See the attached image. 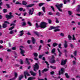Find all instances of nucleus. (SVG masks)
Returning <instances> with one entry per match:
<instances>
[{"label":"nucleus","mask_w":80,"mask_h":80,"mask_svg":"<svg viewBox=\"0 0 80 80\" xmlns=\"http://www.w3.org/2000/svg\"><path fill=\"white\" fill-rule=\"evenodd\" d=\"M47 24H48L46 22L44 21H42L41 22L39 25H38V24L37 23H36V25L37 28H38L39 27L40 28H45L47 27Z\"/></svg>","instance_id":"nucleus-1"},{"label":"nucleus","mask_w":80,"mask_h":80,"mask_svg":"<svg viewBox=\"0 0 80 80\" xmlns=\"http://www.w3.org/2000/svg\"><path fill=\"white\" fill-rule=\"evenodd\" d=\"M22 4L23 5H25V7L26 8H29V7H32L33 6L35 5V4H30L28 5H27V2L25 1H22Z\"/></svg>","instance_id":"nucleus-2"},{"label":"nucleus","mask_w":80,"mask_h":80,"mask_svg":"<svg viewBox=\"0 0 80 80\" xmlns=\"http://www.w3.org/2000/svg\"><path fill=\"white\" fill-rule=\"evenodd\" d=\"M49 62L50 63L52 64L55 63L56 62V61H55V57L53 55L52 56V57L50 60Z\"/></svg>","instance_id":"nucleus-3"},{"label":"nucleus","mask_w":80,"mask_h":80,"mask_svg":"<svg viewBox=\"0 0 80 80\" xmlns=\"http://www.w3.org/2000/svg\"><path fill=\"white\" fill-rule=\"evenodd\" d=\"M39 68V66L37 63H36L33 66V70L36 72V69L38 70Z\"/></svg>","instance_id":"nucleus-4"},{"label":"nucleus","mask_w":80,"mask_h":80,"mask_svg":"<svg viewBox=\"0 0 80 80\" xmlns=\"http://www.w3.org/2000/svg\"><path fill=\"white\" fill-rule=\"evenodd\" d=\"M65 72V69L64 68H61V70L59 71H58V75H63V74Z\"/></svg>","instance_id":"nucleus-5"},{"label":"nucleus","mask_w":80,"mask_h":80,"mask_svg":"<svg viewBox=\"0 0 80 80\" xmlns=\"http://www.w3.org/2000/svg\"><path fill=\"white\" fill-rule=\"evenodd\" d=\"M24 74L25 79H27V76L28 77L30 76V74L28 73V72L27 71H25L24 72Z\"/></svg>","instance_id":"nucleus-6"},{"label":"nucleus","mask_w":80,"mask_h":80,"mask_svg":"<svg viewBox=\"0 0 80 80\" xmlns=\"http://www.w3.org/2000/svg\"><path fill=\"white\" fill-rule=\"evenodd\" d=\"M20 53L21 55H22V56L23 57H25V55L24 54L25 53V50H22V48H20Z\"/></svg>","instance_id":"nucleus-7"},{"label":"nucleus","mask_w":80,"mask_h":80,"mask_svg":"<svg viewBox=\"0 0 80 80\" xmlns=\"http://www.w3.org/2000/svg\"><path fill=\"white\" fill-rule=\"evenodd\" d=\"M67 59H65L64 60H63L61 61V65H66V63H67Z\"/></svg>","instance_id":"nucleus-8"},{"label":"nucleus","mask_w":80,"mask_h":80,"mask_svg":"<svg viewBox=\"0 0 80 80\" xmlns=\"http://www.w3.org/2000/svg\"><path fill=\"white\" fill-rule=\"evenodd\" d=\"M60 28V27L59 26H57L56 27H54L53 26H51L50 27V28L49 29V30H52L53 29H55V28Z\"/></svg>","instance_id":"nucleus-9"},{"label":"nucleus","mask_w":80,"mask_h":80,"mask_svg":"<svg viewBox=\"0 0 80 80\" xmlns=\"http://www.w3.org/2000/svg\"><path fill=\"white\" fill-rule=\"evenodd\" d=\"M32 42L33 45L35 44V42H36V39H35V38L33 37H32Z\"/></svg>","instance_id":"nucleus-10"},{"label":"nucleus","mask_w":80,"mask_h":80,"mask_svg":"<svg viewBox=\"0 0 80 80\" xmlns=\"http://www.w3.org/2000/svg\"><path fill=\"white\" fill-rule=\"evenodd\" d=\"M25 63H26V64H27V65H30V62L28 61V59L27 58H26Z\"/></svg>","instance_id":"nucleus-11"},{"label":"nucleus","mask_w":80,"mask_h":80,"mask_svg":"<svg viewBox=\"0 0 80 80\" xmlns=\"http://www.w3.org/2000/svg\"><path fill=\"white\" fill-rule=\"evenodd\" d=\"M56 7L57 8H62L63 7V4L61 3L58 5H56Z\"/></svg>","instance_id":"nucleus-12"},{"label":"nucleus","mask_w":80,"mask_h":80,"mask_svg":"<svg viewBox=\"0 0 80 80\" xmlns=\"http://www.w3.org/2000/svg\"><path fill=\"white\" fill-rule=\"evenodd\" d=\"M30 73H31V75H32V76H34V77H35V76L37 74L36 73L33 72L32 70L30 71Z\"/></svg>","instance_id":"nucleus-13"},{"label":"nucleus","mask_w":80,"mask_h":80,"mask_svg":"<svg viewBox=\"0 0 80 80\" xmlns=\"http://www.w3.org/2000/svg\"><path fill=\"white\" fill-rule=\"evenodd\" d=\"M65 43L64 45V48H67L68 47V44H67V42L66 40L64 41Z\"/></svg>","instance_id":"nucleus-14"},{"label":"nucleus","mask_w":80,"mask_h":80,"mask_svg":"<svg viewBox=\"0 0 80 80\" xmlns=\"http://www.w3.org/2000/svg\"><path fill=\"white\" fill-rule=\"evenodd\" d=\"M57 50H58V52H59V54H58V56L61 57L62 55V53L61 52V51H60V49L59 48H57Z\"/></svg>","instance_id":"nucleus-15"},{"label":"nucleus","mask_w":80,"mask_h":80,"mask_svg":"<svg viewBox=\"0 0 80 80\" xmlns=\"http://www.w3.org/2000/svg\"><path fill=\"white\" fill-rule=\"evenodd\" d=\"M6 18L7 19H11V16L9 15H6Z\"/></svg>","instance_id":"nucleus-16"},{"label":"nucleus","mask_w":80,"mask_h":80,"mask_svg":"<svg viewBox=\"0 0 80 80\" xmlns=\"http://www.w3.org/2000/svg\"><path fill=\"white\" fill-rule=\"evenodd\" d=\"M23 32L24 31L23 30L20 31V33H21L20 34V37H22V36L23 35V34H24V32Z\"/></svg>","instance_id":"nucleus-17"},{"label":"nucleus","mask_w":80,"mask_h":80,"mask_svg":"<svg viewBox=\"0 0 80 80\" xmlns=\"http://www.w3.org/2000/svg\"><path fill=\"white\" fill-rule=\"evenodd\" d=\"M7 24L5 23H3L2 24V28H7Z\"/></svg>","instance_id":"nucleus-18"},{"label":"nucleus","mask_w":80,"mask_h":80,"mask_svg":"<svg viewBox=\"0 0 80 80\" xmlns=\"http://www.w3.org/2000/svg\"><path fill=\"white\" fill-rule=\"evenodd\" d=\"M23 78V76L22 75H21L18 78V80H21Z\"/></svg>","instance_id":"nucleus-19"},{"label":"nucleus","mask_w":80,"mask_h":80,"mask_svg":"<svg viewBox=\"0 0 80 80\" xmlns=\"http://www.w3.org/2000/svg\"><path fill=\"white\" fill-rule=\"evenodd\" d=\"M48 69L45 68L42 71V73H44V72H48Z\"/></svg>","instance_id":"nucleus-20"},{"label":"nucleus","mask_w":80,"mask_h":80,"mask_svg":"<svg viewBox=\"0 0 80 80\" xmlns=\"http://www.w3.org/2000/svg\"><path fill=\"white\" fill-rule=\"evenodd\" d=\"M65 75L67 78H70V76L68 75V73H65L64 74Z\"/></svg>","instance_id":"nucleus-21"},{"label":"nucleus","mask_w":80,"mask_h":80,"mask_svg":"<svg viewBox=\"0 0 80 80\" xmlns=\"http://www.w3.org/2000/svg\"><path fill=\"white\" fill-rule=\"evenodd\" d=\"M34 33L35 34V35H37V37H39V34L38 33V32L35 31L34 32Z\"/></svg>","instance_id":"nucleus-22"},{"label":"nucleus","mask_w":80,"mask_h":80,"mask_svg":"<svg viewBox=\"0 0 80 80\" xmlns=\"http://www.w3.org/2000/svg\"><path fill=\"white\" fill-rule=\"evenodd\" d=\"M58 45V44L57 43H56V42L53 43L52 44V46L54 47H56V46H57Z\"/></svg>","instance_id":"nucleus-23"},{"label":"nucleus","mask_w":80,"mask_h":80,"mask_svg":"<svg viewBox=\"0 0 80 80\" xmlns=\"http://www.w3.org/2000/svg\"><path fill=\"white\" fill-rule=\"evenodd\" d=\"M58 47L60 48V49H62V43H59L58 45Z\"/></svg>","instance_id":"nucleus-24"},{"label":"nucleus","mask_w":80,"mask_h":80,"mask_svg":"<svg viewBox=\"0 0 80 80\" xmlns=\"http://www.w3.org/2000/svg\"><path fill=\"white\" fill-rule=\"evenodd\" d=\"M55 19L56 20L55 21L56 23H59V21H58V18H57V17H56Z\"/></svg>","instance_id":"nucleus-25"},{"label":"nucleus","mask_w":80,"mask_h":80,"mask_svg":"<svg viewBox=\"0 0 80 80\" xmlns=\"http://www.w3.org/2000/svg\"><path fill=\"white\" fill-rule=\"evenodd\" d=\"M55 52V48H54L52 49L51 52L52 53H54Z\"/></svg>","instance_id":"nucleus-26"},{"label":"nucleus","mask_w":80,"mask_h":80,"mask_svg":"<svg viewBox=\"0 0 80 80\" xmlns=\"http://www.w3.org/2000/svg\"><path fill=\"white\" fill-rule=\"evenodd\" d=\"M68 15H70V16L71 15H72V12H71L70 11H68Z\"/></svg>","instance_id":"nucleus-27"},{"label":"nucleus","mask_w":80,"mask_h":80,"mask_svg":"<svg viewBox=\"0 0 80 80\" xmlns=\"http://www.w3.org/2000/svg\"><path fill=\"white\" fill-rule=\"evenodd\" d=\"M33 55L34 56V57H37L38 56V54L37 52H34L33 53Z\"/></svg>","instance_id":"nucleus-28"},{"label":"nucleus","mask_w":80,"mask_h":80,"mask_svg":"<svg viewBox=\"0 0 80 80\" xmlns=\"http://www.w3.org/2000/svg\"><path fill=\"white\" fill-rule=\"evenodd\" d=\"M14 76L15 78H17L18 77V74L16 72H14Z\"/></svg>","instance_id":"nucleus-29"},{"label":"nucleus","mask_w":80,"mask_h":80,"mask_svg":"<svg viewBox=\"0 0 80 80\" xmlns=\"http://www.w3.org/2000/svg\"><path fill=\"white\" fill-rule=\"evenodd\" d=\"M44 4H45L44 3L42 2L41 3H40L39 4V7H42V5H43Z\"/></svg>","instance_id":"nucleus-30"},{"label":"nucleus","mask_w":80,"mask_h":80,"mask_svg":"<svg viewBox=\"0 0 80 80\" xmlns=\"http://www.w3.org/2000/svg\"><path fill=\"white\" fill-rule=\"evenodd\" d=\"M50 67H51V68H52V69H54V70H56V69L57 68L56 67L52 66H51Z\"/></svg>","instance_id":"nucleus-31"},{"label":"nucleus","mask_w":80,"mask_h":80,"mask_svg":"<svg viewBox=\"0 0 80 80\" xmlns=\"http://www.w3.org/2000/svg\"><path fill=\"white\" fill-rule=\"evenodd\" d=\"M5 5H6V7H7L8 8H10V5L9 4H6Z\"/></svg>","instance_id":"nucleus-32"},{"label":"nucleus","mask_w":80,"mask_h":80,"mask_svg":"<svg viewBox=\"0 0 80 80\" xmlns=\"http://www.w3.org/2000/svg\"><path fill=\"white\" fill-rule=\"evenodd\" d=\"M56 15L58 16H60V13L59 12H57L56 13Z\"/></svg>","instance_id":"nucleus-33"},{"label":"nucleus","mask_w":80,"mask_h":80,"mask_svg":"<svg viewBox=\"0 0 80 80\" xmlns=\"http://www.w3.org/2000/svg\"><path fill=\"white\" fill-rule=\"evenodd\" d=\"M15 4L16 5H22V4L20 3L18 1H17L16 2Z\"/></svg>","instance_id":"nucleus-34"},{"label":"nucleus","mask_w":80,"mask_h":80,"mask_svg":"<svg viewBox=\"0 0 80 80\" xmlns=\"http://www.w3.org/2000/svg\"><path fill=\"white\" fill-rule=\"evenodd\" d=\"M68 38L69 40H72V37L70 36V35H68Z\"/></svg>","instance_id":"nucleus-35"},{"label":"nucleus","mask_w":80,"mask_h":80,"mask_svg":"<svg viewBox=\"0 0 80 80\" xmlns=\"http://www.w3.org/2000/svg\"><path fill=\"white\" fill-rule=\"evenodd\" d=\"M42 8L43 12H44V13H45V8L44 7H43Z\"/></svg>","instance_id":"nucleus-36"},{"label":"nucleus","mask_w":80,"mask_h":80,"mask_svg":"<svg viewBox=\"0 0 80 80\" xmlns=\"http://www.w3.org/2000/svg\"><path fill=\"white\" fill-rule=\"evenodd\" d=\"M38 72L39 77H41L42 76V73H41V71L40 70H39Z\"/></svg>","instance_id":"nucleus-37"},{"label":"nucleus","mask_w":80,"mask_h":80,"mask_svg":"<svg viewBox=\"0 0 80 80\" xmlns=\"http://www.w3.org/2000/svg\"><path fill=\"white\" fill-rule=\"evenodd\" d=\"M26 25V22H22V26H25V25Z\"/></svg>","instance_id":"nucleus-38"},{"label":"nucleus","mask_w":80,"mask_h":80,"mask_svg":"<svg viewBox=\"0 0 80 80\" xmlns=\"http://www.w3.org/2000/svg\"><path fill=\"white\" fill-rule=\"evenodd\" d=\"M28 24L29 25V26H32V23L30 21L28 22Z\"/></svg>","instance_id":"nucleus-39"},{"label":"nucleus","mask_w":80,"mask_h":80,"mask_svg":"<svg viewBox=\"0 0 80 80\" xmlns=\"http://www.w3.org/2000/svg\"><path fill=\"white\" fill-rule=\"evenodd\" d=\"M60 31V29H59L58 28L57 29H55L54 30V32H59V31Z\"/></svg>","instance_id":"nucleus-40"},{"label":"nucleus","mask_w":80,"mask_h":80,"mask_svg":"<svg viewBox=\"0 0 80 80\" xmlns=\"http://www.w3.org/2000/svg\"><path fill=\"white\" fill-rule=\"evenodd\" d=\"M74 56H77V51H75L74 53Z\"/></svg>","instance_id":"nucleus-41"},{"label":"nucleus","mask_w":80,"mask_h":80,"mask_svg":"<svg viewBox=\"0 0 80 80\" xmlns=\"http://www.w3.org/2000/svg\"><path fill=\"white\" fill-rule=\"evenodd\" d=\"M75 35H72L73 38L72 39V40H76V38H75Z\"/></svg>","instance_id":"nucleus-42"},{"label":"nucleus","mask_w":80,"mask_h":80,"mask_svg":"<svg viewBox=\"0 0 80 80\" xmlns=\"http://www.w3.org/2000/svg\"><path fill=\"white\" fill-rule=\"evenodd\" d=\"M51 8L52 9L53 11L54 12H55V8H54V7H53L52 6H51Z\"/></svg>","instance_id":"nucleus-43"},{"label":"nucleus","mask_w":80,"mask_h":80,"mask_svg":"<svg viewBox=\"0 0 80 80\" xmlns=\"http://www.w3.org/2000/svg\"><path fill=\"white\" fill-rule=\"evenodd\" d=\"M7 12V9H3V13H6V12Z\"/></svg>","instance_id":"nucleus-44"},{"label":"nucleus","mask_w":80,"mask_h":80,"mask_svg":"<svg viewBox=\"0 0 80 80\" xmlns=\"http://www.w3.org/2000/svg\"><path fill=\"white\" fill-rule=\"evenodd\" d=\"M14 28H15V27H14V26H12V27L10 28H9V30H12V29H13Z\"/></svg>","instance_id":"nucleus-45"},{"label":"nucleus","mask_w":80,"mask_h":80,"mask_svg":"<svg viewBox=\"0 0 80 80\" xmlns=\"http://www.w3.org/2000/svg\"><path fill=\"white\" fill-rule=\"evenodd\" d=\"M57 8L58 9V10L60 12H63V11L60 8Z\"/></svg>","instance_id":"nucleus-46"},{"label":"nucleus","mask_w":80,"mask_h":80,"mask_svg":"<svg viewBox=\"0 0 80 80\" xmlns=\"http://www.w3.org/2000/svg\"><path fill=\"white\" fill-rule=\"evenodd\" d=\"M50 74L51 75H54V74H55V72L52 71L50 72Z\"/></svg>","instance_id":"nucleus-47"},{"label":"nucleus","mask_w":80,"mask_h":80,"mask_svg":"<svg viewBox=\"0 0 80 80\" xmlns=\"http://www.w3.org/2000/svg\"><path fill=\"white\" fill-rule=\"evenodd\" d=\"M60 35L61 37H64V36H65V35H64V34H63V33H60Z\"/></svg>","instance_id":"nucleus-48"},{"label":"nucleus","mask_w":80,"mask_h":80,"mask_svg":"<svg viewBox=\"0 0 80 80\" xmlns=\"http://www.w3.org/2000/svg\"><path fill=\"white\" fill-rule=\"evenodd\" d=\"M48 14L49 15H53V13L52 12H50L48 13Z\"/></svg>","instance_id":"nucleus-49"},{"label":"nucleus","mask_w":80,"mask_h":80,"mask_svg":"<svg viewBox=\"0 0 80 80\" xmlns=\"http://www.w3.org/2000/svg\"><path fill=\"white\" fill-rule=\"evenodd\" d=\"M45 63L48 66H49V65H50V64H48V62H47V61H45Z\"/></svg>","instance_id":"nucleus-50"},{"label":"nucleus","mask_w":80,"mask_h":80,"mask_svg":"<svg viewBox=\"0 0 80 80\" xmlns=\"http://www.w3.org/2000/svg\"><path fill=\"white\" fill-rule=\"evenodd\" d=\"M48 20L49 23L51 24V23H52V20H51L50 19H48Z\"/></svg>","instance_id":"nucleus-51"},{"label":"nucleus","mask_w":80,"mask_h":80,"mask_svg":"<svg viewBox=\"0 0 80 80\" xmlns=\"http://www.w3.org/2000/svg\"><path fill=\"white\" fill-rule=\"evenodd\" d=\"M4 23L5 24H6V23H7L8 24H10V23L9 22L7 21H4Z\"/></svg>","instance_id":"nucleus-52"},{"label":"nucleus","mask_w":80,"mask_h":80,"mask_svg":"<svg viewBox=\"0 0 80 80\" xmlns=\"http://www.w3.org/2000/svg\"><path fill=\"white\" fill-rule=\"evenodd\" d=\"M23 10V8H20L19 9V10H20V12H22V10Z\"/></svg>","instance_id":"nucleus-53"},{"label":"nucleus","mask_w":80,"mask_h":80,"mask_svg":"<svg viewBox=\"0 0 80 80\" xmlns=\"http://www.w3.org/2000/svg\"><path fill=\"white\" fill-rule=\"evenodd\" d=\"M20 64L22 65V64H23V62L22 61V60L20 59Z\"/></svg>","instance_id":"nucleus-54"},{"label":"nucleus","mask_w":80,"mask_h":80,"mask_svg":"<svg viewBox=\"0 0 80 80\" xmlns=\"http://www.w3.org/2000/svg\"><path fill=\"white\" fill-rule=\"evenodd\" d=\"M31 12H32V10L31 9H30L29 12H28L29 15H31V14H32Z\"/></svg>","instance_id":"nucleus-55"},{"label":"nucleus","mask_w":80,"mask_h":80,"mask_svg":"<svg viewBox=\"0 0 80 80\" xmlns=\"http://www.w3.org/2000/svg\"><path fill=\"white\" fill-rule=\"evenodd\" d=\"M70 45L71 48H73V44L70 43Z\"/></svg>","instance_id":"nucleus-56"},{"label":"nucleus","mask_w":80,"mask_h":80,"mask_svg":"<svg viewBox=\"0 0 80 80\" xmlns=\"http://www.w3.org/2000/svg\"><path fill=\"white\" fill-rule=\"evenodd\" d=\"M41 48H42V45H41L39 47V51L41 49Z\"/></svg>","instance_id":"nucleus-57"},{"label":"nucleus","mask_w":80,"mask_h":80,"mask_svg":"<svg viewBox=\"0 0 80 80\" xmlns=\"http://www.w3.org/2000/svg\"><path fill=\"white\" fill-rule=\"evenodd\" d=\"M40 43H43V40H41L40 41Z\"/></svg>","instance_id":"nucleus-58"},{"label":"nucleus","mask_w":80,"mask_h":80,"mask_svg":"<svg viewBox=\"0 0 80 80\" xmlns=\"http://www.w3.org/2000/svg\"><path fill=\"white\" fill-rule=\"evenodd\" d=\"M15 14L16 15H18V16H20V15H21V13H20L19 14H18V13H16Z\"/></svg>","instance_id":"nucleus-59"},{"label":"nucleus","mask_w":80,"mask_h":80,"mask_svg":"<svg viewBox=\"0 0 80 80\" xmlns=\"http://www.w3.org/2000/svg\"><path fill=\"white\" fill-rule=\"evenodd\" d=\"M51 41H52V39H49L48 40V43H50Z\"/></svg>","instance_id":"nucleus-60"},{"label":"nucleus","mask_w":80,"mask_h":80,"mask_svg":"<svg viewBox=\"0 0 80 80\" xmlns=\"http://www.w3.org/2000/svg\"><path fill=\"white\" fill-rule=\"evenodd\" d=\"M42 57H43V55H40L39 56V58H41Z\"/></svg>","instance_id":"nucleus-61"},{"label":"nucleus","mask_w":80,"mask_h":80,"mask_svg":"<svg viewBox=\"0 0 80 80\" xmlns=\"http://www.w3.org/2000/svg\"><path fill=\"white\" fill-rule=\"evenodd\" d=\"M16 48L15 47H13L12 48V50H16Z\"/></svg>","instance_id":"nucleus-62"},{"label":"nucleus","mask_w":80,"mask_h":80,"mask_svg":"<svg viewBox=\"0 0 80 80\" xmlns=\"http://www.w3.org/2000/svg\"><path fill=\"white\" fill-rule=\"evenodd\" d=\"M13 32L12 31H11L9 32L10 34H13Z\"/></svg>","instance_id":"nucleus-63"},{"label":"nucleus","mask_w":80,"mask_h":80,"mask_svg":"<svg viewBox=\"0 0 80 80\" xmlns=\"http://www.w3.org/2000/svg\"><path fill=\"white\" fill-rule=\"evenodd\" d=\"M28 80H32V77H30L28 79Z\"/></svg>","instance_id":"nucleus-64"}]
</instances>
